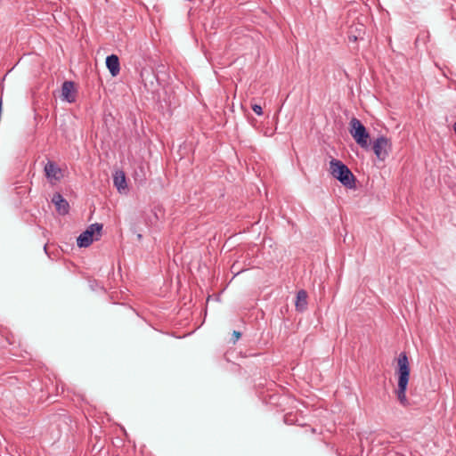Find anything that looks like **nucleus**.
Segmentation results:
<instances>
[{
    "instance_id": "obj_1",
    "label": "nucleus",
    "mask_w": 456,
    "mask_h": 456,
    "mask_svg": "<svg viewBox=\"0 0 456 456\" xmlns=\"http://www.w3.org/2000/svg\"><path fill=\"white\" fill-rule=\"evenodd\" d=\"M398 368L396 373L398 375V385L395 389L397 400L402 406L407 407L411 405L406 396V390L410 379V363L406 353L403 352L397 359Z\"/></svg>"
},
{
    "instance_id": "obj_2",
    "label": "nucleus",
    "mask_w": 456,
    "mask_h": 456,
    "mask_svg": "<svg viewBox=\"0 0 456 456\" xmlns=\"http://www.w3.org/2000/svg\"><path fill=\"white\" fill-rule=\"evenodd\" d=\"M330 171L332 176L344 186L350 189L355 186V178L353 173L342 161L332 159L330 162Z\"/></svg>"
},
{
    "instance_id": "obj_3",
    "label": "nucleus",
    "mask_w": 456,
    "mask_h": 456,
    "mask_svg": "<svg viewBox=\"0 0 456 456\" xmlns=\"http://www.w3.org/2000/svg\"><path fill=\"white\" fill-rule=\"evenodd\" d=\"M349 132L354 141L363 149H368L370 134L362 123L356 118H353L349 123Z\"/></svg>"
},
{
    "instance_id": "obj_4",
    "label": "nucleus",
    "mask_w": 456,
    "mask_h": 456,
    "mask_svg": "<svg viewBox=\"0 0 456 456\" xmlns=\"http://www.w3.org/2000/svg\"><path fill=\"white\" fill-rule=\"evenodd\" d=\"M102 230V224L95 223L88 226L77 239V244L79 248L89 247L94 240H98Z\"/></svg>"
},
{
    "instance_id": "obj_5",
    "label": "nucleus",
    "mask_w": 456,
    "mask_h": 456,
    "mask_svg": "<svg viewBox=\"0 0 456 456\" xmlns=\"http://www.w3.org/2000/svg\"><path fill=\"white\" fill-rule=\"evenodd\" d=\"M372 150L379 159L384 160L391 150V142L387 137L379 136L374 141Z\"/></svg>"
},
{
    "instance_id": "obj_6",
    "label": "nucleus",
    "mask_w": 456,
    "mask_h": 456,
    "mask_svg": "<svg viewBox=\"0 0 456 456\" xmlns=\"http://www.w3.org/2000/svg\"><path fill=\"white\" fill-rule=\"evenodd\" d=\"M61 98L62 100L72 103L76 102L77 90L75 83L72 81H65L61 86Z\"/></svg>"
},
{
    "instance_id": "obj_7",
    "label": "nucleus",
    "mask_w": 456,
    "mask_h": 456,
    "mask_svg": "<svg viewBox=\"0 0 456 456\" xmlns=\"http://www.w3.org/2000/svg\"><path fill=\"white\" fill-rule=\"evenodd\" d=\"M52 202L54 204V206L56 208V211L60 215L68 214L69 205L61 193H59V192L54 193L52 198Z\"/></svg>"
},
{
    "instance_id": "obj_8",
    "label": "nucleus",
    "mask_w": 456,
    "mask_h": 456,
    "mask_svg": "<svg viewBox=\"0 0 456 456\" xmlns=\"http://www.w3.org/2000/svg\"><path fill=\"white\" fill-rule=\"evenodd\" d=\"M106 66L112 77H116L119 74L120 64L119 59L116 54H111L106 58Z\"/></svg>"
},
{
    "instance_id": "obj_9",
    "label": "nucleus",
    "mask_w": 456,
    "mask_h": 456,
    "mask_svg": "<svg viewBox=\"0 0 456 456\" xmlns=\"http://www.w3.org/2000/svg\"><path fill=\"white\" fill-rule=\"evenodd\" d=\"M45 175L48 178L59 180L61 178V169L58 167V166L53 162L48 161L47 164L45 167Z\"/></svg>"
},
{
    "instance_id": "obj_10",
    "label": "nucleus",
    "mask_w": 456,
    "mask_h": 456,
    "mask_svg": "<svg viewBox=\"0 0 456 456\" xmlns=\"http://www.w3.org/2000/svg\"><path fill=\"white\" fill-rule=\"evenodd\" d=\"M113 183L119 192L125 191L127 187L125 173L120 170L116 171L113 176Z\"/></svg>"
},
{
    "instance_id": "obj_11",
    "label": "nucleus",
    "mask_w": 456,
    "mask_h": 456,
    "mask_svg": "<svg viewBox=\"0 0 456 456\" xmlns=\"http://www.w3.org/2000/svg\"><path fill=\"white\" fill-rule=\"evenodd\" d=\"M296 308L299 312H303L306 309L307 306V293L305 290L301 289L297 293Z\"/></svg>"
},
{
    "instance_id": "obj_12",
    "label": "nucleus",
    "mask_w": 456,
    "mask_h": 456,
    "mask_svg": "<svg viewBox=\"0 0 456 456\" xmlns=\"http://www.w3.org/2000/svg\"><path fill=\"white\" fill-rule=\"evenodd\" d=\"M252 110L258 116H261L263 114L262 107L258 104H252L251 106Z\"/></svg>"
},
{
    "instance_id": "obj_13",
    "label": "nucleus",
    "mask_w": 456,
    "mask_h": 456,
    "mask_svg": "<svg viewBox=\"0 0 456 456\" xmlns=\"http://www.w3.org/2000/svg\"><path fill=\"white\" fill-rule=\"evenodd\" d=\"M240 337L241 333L240 331L234 330L232 332V343L235 344Z\"/></svg>"
},
{
    "instance_id": "obj_14",
    "label": "nucleus",
    "mask_w": 456,
    "mask_h": 456,
    "mask_svg": "<svg viewBox=\"0 0 456 456\" xmlns=\"http://www.w3.org/2000/svg\"><path fill=\"white\" fill-rule=\"evenodd\" d=\"M284 421L288 425L293 424L292 415L291 414H286L284 416Z\"/></svg>"
},
{
    "instance_id": "obj_15",
    "label": "nucleus",
    "mask_w": 456,
    "mask_h": 456,
    "mask_svg": "<svg viewBox=\"0 0 456 456\" xmlns=\"http://www.w3.org/2000/svg\"><path fill=\"white\" fill-rule=\"evenodd\" d=\"M453 130H454V132L456 134V122L453 124Z\"/></svg>"
}]
</instances>
